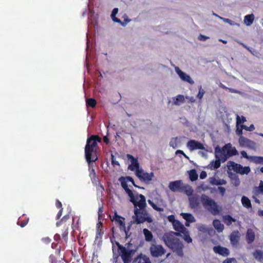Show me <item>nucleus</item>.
<instances>
[{
    "label": "nucleus",
    "mask_w": 263,
    "mask_h": 263,
    "mask_svg": "<svg viewBox=\"0 0 263 263\" xmlns=\"http://www.w3.org/2000/svg\"><path fill=\"white\" fill-rule=\"evenodd\" d=\"M122 187L130 198V201L134 206L133 218L137 224L143 223L145 222L151 223L153 219L146 210V201L145 196L141 194L136 193L134 195L127 185L128 182H130L136 187H139L136 185L133 178L130 176H121L119 178Z\"/></svg>",
    "instance_id": "1"
},
{
    "label": "nucleus",
    "mask_w": 263,
    "mask_h": 263,
    "mask_svg": "<svg viewBox=\"0 0 263 263\" xmlns=\"http://www.w3.org/2000/svg\"><path fill=\"white\" fill-rule=\"evenodd\" d=\"M101 140V138L97 135H92L87 140L85 147V155L89 167L91 163L96 162L98 159L96 148L98 146L97 142H100Z\"/></svg>",
    "instance_id": "2"
},
{
    "label": "nucleus",
    "mask_w": 263,
    "mask_h": 263,
    "mask_svg": "<svg viewBox=\"0 0 263 263\" xmlns=\"http://www.w3.org/2000/svg\"><path fill=\"white\" fill-rule=\"evenodd\" d=\"M181 232H170L165 233L163 236V240L168 248L174 251H176L178 255L182 256L183 255V244L177 236H181Z\"/></svg>",
    "instance_id": "3"
},
{
    "label": "nucleus",
    "mask_w": 263,
    "mask_h": 263,
    "mask_svg": "<svg viewBox=\"0 0 263 263\" xmlns=\"http://www.w3.org/2000/svg\"><path fill=\"white\" fill-rule=\"evenodd\" d=\"M118 250L123 263H130L133 257L137 251L138 247L130 242L126 243L124 246L116 242Z\"/></svg>",
    "instance_id": "4"
},
{
    "label": "nucleus",
    "mask_w": 263,
    "mask_h": 263,
    "mask_svg": "<svg viewBox=\"0 0 263 263\" xmlns=\"http://www.w3.org/2000/svg\"><path fill=\"white\" fill-rule=\"evenodd\" d=\"M168 187L173 192H184L188 196H192L194 192L192 186L187 184H183L181 180L170 182Z\"/></svg>",
    "instance_id": "5"
},
{
    "label": "nucleus",
    "mask_w": 263,
    "mask_h": 263,
    "mask_svg": "<svg viewBox=\"0 0 263 263\" xmlns=\"http://www.w3.org/2000/svg\"><path fill=\"white\" fill-rule=\"evenodd\" d=\"M201 201L204 208L213 215L218 214L220 212L219 207L216 202L208 196L202 194L200 197Z\"/></svg>",
    "instance_id": "6"
},
{
    "label": "nucleus",
    "mask_w": 263,
    "mask_h": 263,
    "mask_svg": "<svg viewBox=\"0 0 263 263\" xmlns=\"http://www.w3.org/2000/svg\"><path fill=\"white\" fill-rule=\"evenodd\" d=\"M136 176L142 182L146 184H149L154 177V174L153 172L150 173L144 172L142 169L136 170L135 172Z\"/></svg>",
    "instance_id": "7"
},
{
    "label": "nucleus",
    "mask_w": 263,
    "mask_h": 263,
    "mask_svg": "<svg viewBox=\"0 0 263 263\" xmlns=\"http://www.w3.org/2000/svg\"><path fill=\"white\" fill-rule=\"evenodd\" d=\"M230 147V143L226 144L222 148L217 146L215 149L216 158H220L222 162L226 161L228 158L227 155L228 148Z\"/></svg>",
    "instance_id": "8"
},
{
    "label": "nucleus",
    "mask_w": 263,
    "mask_h": 263,
    "mask_svg": "<svg viewBox=\"0 0 263 263\" xmlns=\"http://www.w3.org/2000/svg\"><path fill=\"white\" fill-rule=\"evenodd\" d=\"M149 250L152 256L155 257L161 256L165 253V249L161 245L152 244L150 247Z\"/></svg>",
    "instance_id": "9"
},
{
    "label": "nucleus",
    "mask_w": 263,
    "mask_h": 263,
    "mask_svg": "<svg viewBox=\"0 0 263 263\" xmlns=\"http://www.w3.org/2000/svg\"><path fill=\"white\" fill-rule=\"evenodd\" d=\"M232 167L234 171L241 175L248 174L251 171L249 166L243 167L240 164L235 163L234 162Z\"/></svg>",
    "instance_id": "10"
},
{
    "label": "nucleus",
    "mask_w": 263,
    "mask_h": 263,
    "mask_svg": "<svg viewBox=\"0 0 263 263\" xmlns=\"http://www.w3.org/2000/svg\"><path fill=\"white\" fill-rule=\"evenodd\" d=\"M187 147L191 151L196 149H205L203 145L195 140H190L187 143Z\"/></svg>",
    "instance_id": "11"
},
{
    "label": "nucleus",
    "mask_w": 263,
    "mask_h": 263,
    "mask_svg": "<svg viewBox=\"0 0 263 263\" xmlns=\"http://www.w3.org/2000/svg\"><path fill=\"white\" fill-rule=\"evenodd\" d=\"M126 157L131 162V164L128 165V170L132 171H135L136 172V170L141 169L139 168V164L137 158H135L130 154H127Z\"/></svg>",
    "instance_id": "12"
},
{
    "label": "nucleus",
    "mask_w": 263,
    "mask_h": 263,
    "mask_svg": "<svg viewBox=\"0 0 263 263\" xmlns=\"http://www.w3.org/2000/svg\"><path fill=\"white\" fill-rule=\"evenodd\" d=\"M118 9L117 8H114L112 10L111 14V17L112 21L115 22H117V23H118L121 24L122 26H125V25L127 24V23H128L130 21V20L128 18L126 14H125L124 16V21L122 22L120 19H119L116 17V15L118 13Z\"/></svg>",
    "instance_id": "13"
},
{
    "label": "nucleus",
    "mask_w": 263,
    "mask_h": 263,
    "mask_svg": "<svg viewBox=\"0 0 263 263\" xmlns=\"http://www.w3.org/2000/svg\"><path fill=\"white\" fill-rule=\"evenodd\" d=\"M175 69V71L179 75L182 80L187 82L190 84H193L194 83V81L192 79L191 77L181 70L178 67H176Z\"/></svg>",
    "instance_id": "14"
},
{
    "label": "nucleus",
    "mask_w": 263,
    "mask_h": 263,
    "mask_svg": "<svg viewBox=\"0 0 263 263\" xmlns=\"http://www.w3.org/2000/svg\"><path fill=\"white\" fill-rule=\"evenodd\" d=\"M239 143L241 146L253 148L255 143L254 142L247 139L243 136L239 138Z\"/></svg>",
    "instance_id": "15"
},
{
    "label": "nucleus",
    "mask_w": 263,
    "mask_h": 263,
    "mask_svg": "<svg viewBox=\"0 0 263 263\" xmlns=\"http://www.w3.org/2000/svg\"><path fill=\"white\" fill-rule=\"evenodd\" d=\"M114 220H115V222L117 223L119 227L121 230H123L126 235H127V232L126 231V228H125V224L124 222L125 218L117 215V214H115Z\"/></svg>",
    "instance_id": "16"
},
{
    "label": "nucleus",
    "mask_w": 263,
    "mask_h": 263,
    "mask_svg": "<svg viewBox=\"0 0 263 263\" xmlns=\"http://www.w3.org/2000/svg\"><path fill=\"white\" fill-rule=\"evenodd\" d=\"M190 206L192 209H197L200 205V199L198 195H194L189 198Z\"/></svg>",
    "instance_id": "17"
},
{
    "label": "nucleus",
    "mask_w": 263,
    "mask_h": 263,
    "mask_svg": "<svg viewBox=\"0 0 263 263\" xmlns=\"http://www.w3.org/2000/svg\"><path fill=\"white\" fill-rule=\"evenodd\" d=\"M213 251L215 253L218 254L222 256H227L230 254V251L228 249L220 246H214L213 247Z\"/></svg>",
    "instance_id": "18"
},
{
    "label": "nucleus",
    "mask_w": 263,
    "mask_h": 263,
    "mask_svg": "<svg viewBox=\"0 0 263 263\" xmlns=\"http://www.w3.org/2000/svg\"><path fill=\"white\" fill-rule=\"evenodd\" d=\"M240 239V234L238 231H233L230 235V240L233 246H237Z\"/></svg>",
    "instance_id": "19"
},
{
    "label": "nucleus",
    "mask_w": 263,
    "mask_h": 263,
    "mask_svg": "<svg viewBox=\"0 0 263 263\" xmlns=\"http://www.w3.org/2000/svg\"><path fill=\"white\" fill-rule=\"evenodd\" d=\"M134 262L136 263H151L149 257L141 253L134 259Z\"/></svg>",
    "instance_id": "20"
},
{
    "label": "nucleus",
    "mask_w": 263,
    "mask_h": 263,
    "mask_svg": "<svg viewBox=\"0 0 263 263\" xmlns=\"http://www.w3.org/2000/svg\"><path fill=\"white\" fill-rule=\"evenodd\" d=\"M255 235L253 230L249 229L246 234V241L248 244H251L255 240Z\"/></svg>",
    "instance_id": "21"
},
{
    "label": "nucleus",
    "mask_w": 263,
    "mask_h": 263,
    "mask_svg": "<svg viewBox=\"0 0 263 263\" xmlns=\"http://www.w3.org/2000/svg\"><path fill=\"white\" fill-rule=\"evenodd\" d=\"M173 226L176 231L181 232V233L185 232L187 230L179 220H176Z\"/></svg>",
    "instance_id": "22"
},
{
    "label": "nucleus",
    "mask_w": 263,
    "mask_h": 263,
    "mask_svg": "<svg viewBox=\"0 0 263 263\" xmlns=\"http://www.w3.org/2000/svg\"><path fill=\"white\" fill-rule=\"evenodd\" d=\"M213 225L218 232H222L224 229V226L218 219H215L213 221Z\"/></svg>",
    "instance_id": "23"
},
{
    "label": "nucleus",
    "mask_w": 263,
    "mask_h": 263,
    "mask_svg": "<svg viewBox=\"0 0 263 263\" xmlns=\"http://www.w3.org/2000/svg\"><path fill=\"white\" fill-rule=\"evenodd\" d=\"M29 221V218L26 215H23L21 216L17 221V224L21 227H24L28 223Z\"/></svg>",
    "instance_id": "24"
},
{
    "label": "nucleus",
    "mask_w": 263,
    "mask_h": 263,
    "mask_svg": "<svg viewBox=\"0 0 263 263\" xmlns=\"http://www.w3.org/2000/svg\"><path fill=\"white\" fill-rule=\"evenodd\" d=\"M210 182L212 185H224L227 183V181L224 179H217L215 177L210 178Z\"/></svg>",
    "instance_id": "25"
},
{
    "label": "nucleus",
    "mask_w": 263,
    "mask_h": 263,
    "mask_svg": "<svg viewBox=\"0 0 263 263\" xmlns=\"http://www.w3.org/2000/svg\"><path fill=\"white\" fill-rule=\"evenodd\" d=\"M143 234L144 235L145 240L146 241L151 242L153 240V235L152 233L147 229H144L143 230Z\"/></svg>",
    "instance_id": "26"
},
{
    "label": "nucleus",
    "mask_w": 263,
    "mask_h": 263,
    "mask_svg": "<svg viewBox=\"0 0 263 263\" xmlns=\"http://www.w3.org/2000/svg\"><path fill=\"white\" fill-rule=\"evenodd\" d=\"M102 228L103 223L101 222H99L97 225L96 239L101 238L103 234Z\"/></svg>",
    "instance_id": "27"
},
{
    "label": "nucleus",
    "mask_w": 263,
    "mask_h": 263,
    "mask_svg": "<svg viewBox=\"0 0 263 263\" xmlns=\"http://www.w3.org/2000/svg\"><path fill=\"white\" fill-rule=\"evenodd\" d=\"M174 100V104L176 105H180L185 101L183 95H178L176 97L173 98Z\"/></svg>",
    "instance_id": "28"
},
{
    "label": "nucleus",
    "mask_w": 263,
    "mask_h": 263,
    "mask_svg": "<svg viewBox=\"0 0 263 263\" xmlns=\"http://www.w3.org/2000/svg\"><path fill=\"white\" fill-rule=\"evenodd\" d=\"M180 215L182 217L183 219L185 220L187 222H195V218L190 213H182Z\"/></svg>",
    "instance_id": "29"
},
{
    "label": "nucleus",
    "mask_w": 263,
    "mask_h": 263,
    "mask_svg": "<svg viewBox=\"0 0 263 263\" xmlns=\"http://www.w3.org/2000/svg\"><path fill=\"white\" fill-rule=\"evenodd\" d=\"M241 203L242 205L246 208L249 209L252 208V204L250 200L246 196H242L241 198Z\"/></svg>",
    "instance_id": "30"
},
{
    "label": "nucleus",
    "mask_w": 263,
    "mask_h": 263,
    "mask_svg": "<svg viewBox=\"0 0 263 263\" xmlns=\"http://www.w3.org/2000/svg\"><path fill=\"white\" fill-rule=\"evenodd\" d=\"M254 20V16L253 14L247 15L245 16L244 18V23L247 26L251 25Z\"/></svg>",
    "instance_id": "31"
},
{
    "label": "nucleus",
    "mask_w": 263,
    "mask_h": 263,
    "mask_svg": "<svg viewBox=\"0 0 263 263\" xmlns=\"http://www.w3.org/2000/svg\"><path fill=\"white\" fill-rule=\"evenodd\" d=\"M223 221L226 223V225L229 226H230L232 222L236 221V219L233 218L230 215H226L223 217Z\"/></svg>",
    "instance_id": "32"
},
{
    "label": "nucleus",
    "mask_w": 263,
    "mask_h": 263,
    "mask_svg": "<svg viewBox=\"0 0 263 263\" xmlns=\"http://www.w3.org/2000/svg\"><path fill=\"white\" fill-rule=\"evenodd\" d=\"M189 178L192 181H196L198 179V175L195 169L191 170L189 172Z\"/></svg>",
    "instance_id": "33"
},
{
    "label": "nucleus",
    "mask_w": 263,
    "mask_h": 263,
    "mask_svg": "<svg viewBox=\"0 0 263 263\" xmlns=\"http://www.w3.org/2000/svg\"><path fill=\"white\" fill-rule=\"evenodd\" d=\"M253 255V256L259 261H261L263 259V252L260 250L255 251Z\"/></svg>",
    "instance_id": "34"
},
{
    "label": "nucleus",
    "mask_w": 263,
    "mask_h": 263,
    "mask_svg": "<svg viewBox=\"0 0 263 263\" xmlns=\"http://www.w3.org/2000/svg\"><path fill=\"white\" fill-rule=\"evenodd\" d=\"M238 154V152L235 148V147H232L231 145L230 144V147L228 148L227 149V155L228 157H230L232 156H235Z\"/></svg>",
    "instance_id": "35"
},
{
    "label": "nucleus",
    "mask_w": 263,
    "mask_h": 263,
    "mask_svg": "<svg viewBox=\"0 0 263 263\" xmlns=\"http://www.w3.org/2000/svg\"><path fill=\"white\" fill-rule=\"evenodd\" d=\"M86 106L87 107H90L91 108H94L96 107L97 104V101L95 99L89 98L86 100Z\"/></svg>",
    "instance_id": "36"
},
{
    "label": "nucleus",
    "mask_w": 263,
    "mask_h": 263,
    "mask_svg": "<svg viewBox=\"0 0 263 263\" xmlns=\"http://www.w3.org/2000/svg\"><path fill=\"white\" fill-rule=\"evenodd\" d=\"M70 218V215L69 214H67L63 217V218L61 219V220L57 222L56 225L57 227H60L64 222H65L67 220Z\"/></svg>",
    "instance_id": "37"
},
{
    "label": "nucleus",
    "mask_w": 263,
    "mask_h": 263,
    "mask_svg": "<svg viewBox=\"0 0 263 263\" xmlns=\"http://www.w3.org/2000/svg\"><path fill=\"white\" fill-rule=\"evenodd\" d=\"M148 203L149 205L156 211L158 212H163L164 211V209L162 208H159L156 205V204H155L153 201H152L151 200H148Z\"/></svg>",
    "instance_id": "38"
},
{
    "label": "nucleus",
    "mask_w": 263,
    "mask_h": 263,
    "mask_svg": "<svg viewBox=\"0 0 263 263\" xmlns=\"http://www.w3.org/2000/svg\"><path fill=\"white\" fill-rule=\"evenodd\" d=\"M68 226H65L64 231L62 234V236L63 239L66 242H67V240H68Z\"/></svg>",
    "instance_id": "39"
},
{
    "label": "nucleus",
    "mask_w": 263,
    "mask_h": 263,
    "mask_svg": "<svg viewBox=\"0 0 263 263\" xmlns=\"http://www.w3.org/2000/svg\"><path fill=\"white\" fill-rule=\"evenodd\" d=\"M184 236H183V239L184 240L187 242V243H190V242H192V239L191 238V237H190V235H189V231H187V230H186L185 232H183V233H182Z\"/></svg>",
    "instance_id": "40"
},
{
    "label": "nucleus",
    "mask_w": 263,
    "mask_h": 263,
    "mask_svg": "<svg viewBox=\"0 0 263 263\" xmlns=\"http://www.w3.org/2000/svg\"><path fill=\"white\" fill-rule=\"evenodd\" d=\"M217 159L214 161H212L211 164H212L214 169H217L220 166V161L221 160L220 158H216Z\"/></svg>",
    "instance_id": "41"
},
{
    "label": "nucleus",
    "mask_w": 263,
    "mask_h": 263,
    "mask_svg": "<svg viewBox=\"0 0 263 263\" xmlns=\"http://www.w3.org/2000/svg\"><path fill=\"white\" fill-rule=\"evenodd\" d=\"M170 146L174 148H176L178 147L177 137L173 138L171 139V140L170 142Z\"/></svg>",
    "instance_id": "42"
},
{
    "label": "nucleus",
    "mask_w": 263,
    "mask_h": 263,
    "mask_svg": "<svg viewBox=\"0 0 263 263\" xmlns=\"http://www.w3.org/2000/svg\"><path fill=\"white\" fill-rule=\"evenodd\" d=\"M204 93H205V91L202 88V86H200L199 87V91L197 95V98L198 99L201 100L202 98Z\"/></svg>",
    "instance_id": "43"
},
{
    "label": "nucleus",
    "mask_w": 263,
    "mask_h": 263,
    "mask_svg": "<svg viewBox=\"0 0 263 263\" xmlns=\"http://www.w3.org/2000/svg\"><path fill=\"white\" fill-rule=\"evenodd\" d=\"M246 120L245 117L242 116L241 119H240V117L237 115L236 117V124L237 126H238V125L243 123L245 122H246Z\"/></svg>",
    "instance_id": "44"
},
{
    "label": "nucleus",
    "mask_w": 263,
    "mask_h": 263,
    "mask_svg": "<svg viewBox=\"0 0 263 263\" xmlns=\"http://www.w3.org/2000/svg\"><path fill=\"white\" fill-rule=\"evenodd\" d=\"M197 229L199 231L202 232V233H205L208 231L206 226L202 224L198 225Z\"/></svg>",
    "instance_id": "45"
},
{
    "label": "nucleus",
    "mask_w": 263,
    "mask_h": 263,
    "mask_svg": "<svg viewBox=\"0 0 263 263\" xmlns=\"http://www.w3.org/2000/svg\"><path fill=\"white\" fill-rule=\"evenodd\" d=\"M253 161L256 163L263 164V157H254L253 158Z\"/></svg>",
    "instance_id": "46"
},
{
    "label": "nucleus",
    "mask_w": 263,
    "mask_h": 263,
    "mask_svg": "<svg viewBox=\"0 0 263 263\" xmlns=\"http://www.w3.org/2000/svg\"><path fill=\"white\" fill-rule=\"evenodd\" d=\"M242 128L247 131H253L255 129V127L253 124H251L250 126H247L245 125H242Z\"/></svg>",
    "instance_id": "47"
},
{
    "label": "nucleus",
    "mask_w": 263,
    "mask_h": 263,
    "mask_svg": "<svg viewBox=\"0 0 263 263\" xmlns=\"http://www.w3.org/2000/svg\"><path fill=\"white\" fill-rule=\"evenodd\" d=\"M239 44L240 45H241L243 47L246 48L247 50H248L250 53H251L252 54H253V52H252V48H250V47L248 46L245 44H244L243 43H242V42H239Z\"/></svg>",
    "instance_id": "48"
},
{
    "label": "nucleus",
    "mask_w": 263,
    "mask_h": 263,
    "mask_svg": "<svg viewBox=\"0 0 263 263\" xmlns=\"http://www.w3.org/2000/svg\"><path fill=\"white\" fill-rule=\"evenodd\" d=\"M242 129H244L243 128H242V125L240 126V128H239L238 127L237 128L236 130V134L239 136V137H241V136H242Z\"/></svg>",
    "instance_id": "49"
},
{
    "label": "nucleus",
    "mask_w": 263,
    "mask_h": 263,
    "mask_svg": "<svg viewBox=\"0 0 263 263\" xmlns=\"http://www.w3.org/2000/svg\"><path fill=\"white\" fill-rule=\"evenodd\" d=\"M167 219L168 220L172 222V224H173L175 222H176V221L177 220H175V216L173 215H169L168 217H167Z\"/></svg>",
    "instance_id": "50"
},
{
    "label": "nucleus",
    "mask_w": 263,
    "mask_h": 263,
    "mask_svg": "<svg viewBox=\"0 0 263 263\" xmlns=\"http://www.w3.org/2000/svg\"><path fill=\"white\" fill-rule=\"evenodd\" d=\"M219 19L222 20L225 23H229V24L232 25H233V22L229 18H226L222 17H219Z\"/></svg>",
    "instance_id": "51"
},
{
    "label": "nucleus",
    "mask_w": 263,
    "mask_h": 263,
    "mask_svg": "<svg viewBox=\"0 0 263 263\" xmlns=\"http://www.w3.org/2000/svg\"><path fill=\"white\" fill-rule=\"evenodd\" d=\"M111 163L113 165H119V163L118 161L116 160L115 157L111 155Z\"/></svg>",
    "instance_id": "52"
},
{
    "label": "nucleus",
    "mask_w": 263,
    "mask_h": 263,
    "mask_svg": "<svg viewBox=\"0 0 263 263\" xmlns=\"http://www.w3.org/2000/svg\"><path fill=\"white\" fill-rule=\"evenodd\" d=\"M218 190L219 191L221 196H223L226 192V189L224 187L219 186L218 187Z\"/></svg>",
    "instance_id": "53"
},
{
    "label": "nucleus",
    "mask_w": 263,
    "mask_h": 263,
    "mask_svg": "<svg viewBox=\"0 0 263 263\" xmlns=\"http://www.w3.org/2000/svg\"><path fill=\"white\" fill-rule=\"evenodd\" d=\"M198 39L200 41H205L206 40L209 39V37L202 34H200Z\"/></svg>",
    "instance_id": "54"
},
{
    "label": "nucleus",
    "mask_w": 263,
    "mask_h": 263,
    "mask_svg": "<svg viewBox=\"0 0 263 263\" xmlns=\"http://www.w3.org/2000/svg\"><path fill=\"white\" fill-rule=\"evenodd\" d=\"M55 206L58 209H61V208H62V204L61 202L58 199L56 200Z\"/></svg>",
    "instance_id": "55"
},
{
    "label": "nucleus",
    "mask_w": 263,
    "mask_h": 263,
    "mask_svg": "<svg viewBox=\"0 0 263 263\" xmlns=\"http://www.w3.org/2000/svg\"><path fill=\"white\" fill-rule=\"evenodd\" d=\"M97 176V175H96L95 169L93 168H91L89 171V177H93L94 176Z\"/></svg>",
    "instance_id": "56"
},
{
    "label": "nucleus",
    "mask_w": 263,
    "mask_h": 263,
    "mask_svg": "<svg viewBox=\"0 0 263 263\" xmlns=\"http://www.w3.org/2000/svg\"><path fill=\"white\" fill-rule=\"evenodd\" d=\"M207 176V174H206V172L205 171H202L200 174V178L201 179H203L204 178H205Z\"/></svg>",
    "instance_id": "57"
},
{
    "label": "nucleus",
    "mask_w": 263,
    "mask_h": 263,
    "mask_svg": "<svg viewBox=\"0 0 263 263\" xmlns=\"http://www.w3.org/2000/svg\"><path fill=\"white\" fill-rule=\"evenodd\" d=\"M228 90L229 92L232 93H240V92L239 90H236L235 89L232 88H228Z\"/></svg>",
    "instance_id": "58"
},
{
    "label": "nucleus",
    "mask_w": 263,
    "mask_h": 263,
    "mask_svg": "<svg viewBox=\"0 0 263 263\" xmlns=\"http://www.w3.org/2000/svg\"><path fill=\"white\" fill-rule=\"evenodd\" d=\"M63 210V209L61 208V209L60 210V211H59V212L57 214V216H56V219H60V217H61V216L62 215Z\"/></svg>",
    "instance_id": "59"
},
{
    "label": "nucleus",
    "mask_w": 263,
    "mask_h": 263,
    "mask_svg": "<svg viewBox=\"0 0 263 263\" xmlns=\"http://www.w3.org/2000/svg\"><path fill=\"white\" fill-rule=\"evenodd\" d=\"M258 190L260 193H263V181H261L260 182L259 186H258Z\"/></svg>",
    "instance_id": "60"
},
{
    "label": "nucleus",
    "mask_w": 263,
    "mask_h": 263,
    "mask_svg": "<svg viewBox=\"0 0 263 263\" xmlns=\"http://www.w3.org/2000/svg\"><path fill=\"white\" fill-rule=\"evenodd\" d=\"M240 154L242 157H243L245 158H247V159L249 158L248 154L246 151H241Z\"/></svg>",
    "instance_id": "61"
},
{
    "label": "nucleus",
    "mask_w": 263,
    "mask_h": 263,
    "mask_svg": "<svg viewBox=\"0 0 263 263\" xmlns=\"http://www.w3.org/2000/svg\"><path fill=\"white\" fill-rule=\"evenodd\" d=\"M90 178L93 183H97L98 181V178L97 176H94L93 177H90Z\"/></svg>",
    "instance_id": "62"
},
{
    "label": "nucleus",
    "mask_w": 263,
    "mask_h": 263,
    "mask_svg": "<svg viewBox=\"0 0 263 263\" xmlns=\"http://www.w3.org/2000/svg\"><path fill=\"white\" fill-rule=\"evenodd\" d=\"M54 239L57 241H59V240H60L61 239V236H60V235L59 234H56L54 236Z\"/></svg>",
    "instance_id": "63"
},
{
    "label": "nucleus",
    "mask_w": 263,
    "mask_h": 263,
    "mask_svg": "<svg viewBox=\"0 0 263 263\" xmlns=\"http://www.w3.org/2000/svg\"><path fill=\"white\" fill-rule=\"evenodd\" d=\"M234 259L233 258H227L223 261V263H232V261Z\"/></svg>",
    "instance_id": "64"
}]
</instances>
